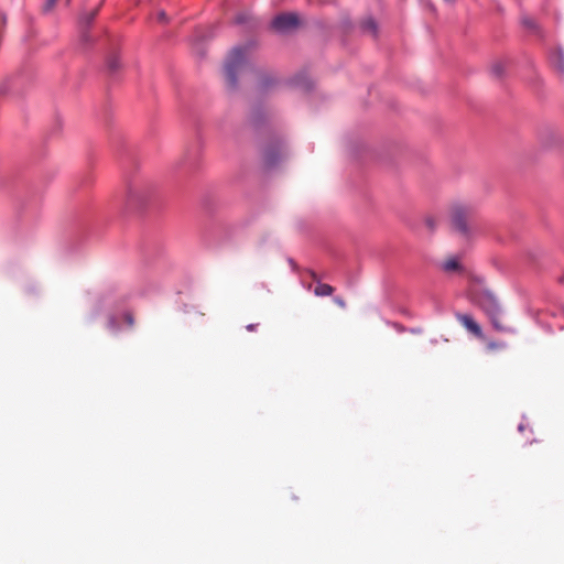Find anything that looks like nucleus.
<instances>
[{
    "instance_id": "obj_1",
    "label": "nucleus",
    "mask_w": 564,
    "mask_h": 564,
    "mask_svg": "<svg viewBox=\"0 0 564 564\" xmlns=\"http://www.w3.org/2000/svg\"><path fill=\"white\" fill-rule=\"evenodd\" d=\"M251 68L248 47H235L230 51L225 65L224 73L228 88L235 89L238 79Z\"/></svg>"
},
{
    "instance_id": "obj_2",
    "label": "nucleus",
    "mask_w": 564,
    "mask_h": 564,
    "mask_svg": "<svg viewBox=\"0 0 564 564\" xmlns=\"http://www.w3.org/2000/svg\"><path fill=\"white\" fill-rule=\"evenodd\" d=\"M303 24V19L294 12L278 14L271 22L272 29L276 32H293Z\"/></svg>"
},
{
    "instance_id": "obj_3",
    "label": "nucleus",
    "mask_w": 564,
    "mask_h": 564,
    "mask_svg": "<svg viewBox=\"0 0 564 564\" xmlns=\"http://www.w3.org/2000/svg\"><path fill=\"white\" fill-rule=\"evenodd\" d=\"M471 214L473 209L469 206L463 204L454 205L451 210V218L455 229L466 235L468 232V220Z\"/></svg>"
},
{
    "instance_id": "obj_4",
    "label": "nucleus",
    "mask_w": 564,
    "mask_h": 564,
    "mask_svg": "<svg viewBox=\"0 0 564 564\" xmlns=\"http://www.w3.org/2000/svg\"><path fill=\"white\" fill-rule=\"evenodd\" d=\"M477 304L488 315V317L501 315L500 306L491 294H482L479 296Z\"/></svg>"
},
{
    "instance_id": "obj_5",
    "label": "nucleus",
    "mask_w": 564,
    "mask_h": 564,
    "mask_svg": "<svg viewBox=\"0 0 564 564\" xmlns=\"http://www.w3.org/2000/svg\"><path fill=\"white\" fill-rule=\"evenodd\" d=\"M456 319L473 335L477 338L482 339L484 334L478 323L468 314H456Z\"/></svg>"
},
{
    "instance_id": "obj_6",
    "label": "nucleus",
    "mask_w": 564,
    "mask_h": 564,
    "mask_svg": "<svg viewBox=\"0 0 564 564\" xmlns=\"http://www.w3.org/2000/svg\"><path fill=\"white\" fill-rule=\"evenodd\" d=\"M440 267L443 272L448 273V274H452V273L460 274L464 272V267L460 262L459 257H457V256L448 257L441 263Z\"/></svg>"
},
{
    "instance_id": "obj_7",
    "label": "nucleus",
    "mask_w": 564,
    "mask_h": 564,
    "mask_svg": "<svg viewBox=\"0 0 564 564\" xmlns=\"http://www.w3.org/2000/svg\"><path fill=\"white\" fill-rule=\"evenodd\" d=\"M551 64L553 66V68L560 74V75H564V53L562 50L560 48H556L552 54H551Z\"/></svg>"
},
{
    "instance_id": "obj_8",
    "label": "nucleus",
    "mask_w": 564,
    "mask_h": 564,
    "mask_svg": "<svg viewBox=\"0 0 564 564\" xmlns=\"http://www.w3.org/2000/svg\"><path fill=\"white\" fill-rule=\"evenodd\" d=\"M285 154L284 150L279 148H270L264 153V160L268 165H274L279 162L281 158H283Z\"/></svg>"
},
{
    "instance_id": "obj_9",
    "label": "nucleus",
    "mask_w": 564,
    "mask_h": 564,
    "mask_svg": "<svg viewBox=\"0 0 564 564\" xmlns=\"http://www.w3.org/2000/svg\"><path fill=\"white\" fill-rule=\"evenodd\" d=\"M334 293V288L326 283L318 282L314 289V294L316 296H329Z\"/></svg>"
},
{
    "instance_id": "obj_10",
    "label": "nucleus",
    "mask_w": 564,
    "mask_h": 564,
    "mask_svg": "<svg viewBox=\"0 0 564 564\" xmlns=\"http://www.w3.org/2000/svg\"><path fill=\"white\" fill-rule=\"evenodd\" d=\"M96 14H97V9H91L89 11L83 12L79 18V23L83 26L88 25L95 19Z\"/></svg>"
},
{
    "instance_id": "obj_11",
    "label": "nucleus",
    "mask_w": 564,
    "mask_h": 564,
    "mask_svg": "<svg viewBox=\"0 0 564 564\" xmlns=\"http://www.w3.org/2000/svg\"><path fill=\"white\" fill-rule=\"evenodd\" d=\"M107 66L111 73H115L116 70H118L121 66L119 56L116 54H111L110 56H108Z\"/></svg>"
},
{
    "instance_id": "obj_12",
    "label": "nucleus",
    "mask_w": 564,
    "mask_h": 564,
    "mask_svg": "<svg viewBox=\"0 0 564 564\" xmlns=\"http://www.w3.org/2000/svg\"><path fill=\"white\" fill-rule=\"evenodd\" d=\"M495 329L499 332H508L509 328L501 323L500 315L489 317Z\"/></svg>"
},
{
    "instance_id": "obj_13",
    "label": "nucleus",
    "mask_w": 564,
    "mask_h": 564,
    "mask_svg": "<svg viewBox=\"0 0 564 564\" xmlns=\"http://www.w3.org/2000/svg\"><path fill=\"white\" fill-rule=\"evenodd\" d=\"M365 32H372L377 33L379 31L378 25L373 19H368L364 22V29Z\"/></svg>"
},
{
    "instance_id": "obj_14",
    "label": "nucleus",
    "mask_w": 564,
    "mask_h": 564,
    "mask_svg": "<svg viewBox=\"0 0 564 564\" xmlns=\"http://www.w3.org/2000/svg\"><path fill=\"white\" fill-rule=\"evenodd\" d=\"M491 72L495 76L497 77H501L503 72H505V66L502 63L498 62V63H495L491 67Z\"/></svg>"
},
{
    "instance_id": "obj_15",
    "label": "nucleus",
    "mask_w": 564,
    "mask_h": 564,
    "mask_svg": "<svg viewBox=\"0 0 564 564\" xmlns=\"http://www.w3.org/2000/svg\"><path fill=\"white\" fill-rule=\"evenodd\" d=\"M56 2L57 0H45V2L43 3V11L46 13L51 12L55 8Z\"/></svg>"
},
{
    "instance_id": "obj_16",
    "label": "nucleus",
    "mask_w": 564,
    "mask_h": 564,
    "mask_svg": "<svg viewBox=\"0 0 564 564\" xmlns=\"http://www.w3.org/2000/svg\"><path fill=\"white\" fill-rule=\"evenodd\" d=\"M334 303L337 304L341 308L346 307V303H345V301L341 297H335L334 299Z\"/></svg>"
},
{
    "instance_id": "obj_17",
    "label": "nucleus",
    "mask_w": 564,
    "mask_h": 564,
    "mask_svg": "<svg viewBox=\"0 0 564 564\" xmlns=\"http://www.w3.org/2000/svg\"><path fill=\"white\" fill-rule=\"evenodd\" d=\"M137 196H138V193L131 189V191L129 192V196H128L129 202L132 204V203H133V199H134Z\"/></svg>"
},
{
    "instance_id": "obj_18",
    "label": "nucleus",
    "mask_w": 564,
    "mask_h": 564,
    "mask_svg": "<svg viewBox=\"0 0 564 564\" xmlns=\"http://www.w3.org/2000/svg\"><path fill=\"white\" fill-rule=\"evenodd\" d=\"M124 319L130 326L133 325V317L131 314H126Z\"/></svg>"
},
{
    "instance_id": "obj_19",
    "label": "nucleus",
    "mask_w": 564,
    "mask_h": 564,
    "mask_svg": "<svg viewBox=\"0 0 564 564\" xmlns=\"http://www.w3.org/2000/svg\"><path fill=\"white\" fill-rule=\"evenodd\" d=\"M502 347V344H498V343H489L488 344V348L489 349H497V348H500Z\"/></svg>"
},
{
    "instance_id": "obj_20",
    "label": "nucleus",
    "mask_w": 564,
    "mask_h": 564,
    "mask_svg": "<svg viewBox=\"0 0 564 564\" xmlns=\"http://www.w3.org/2000/svg\"><path fill=\"white\" fill-rule=\"evenodd\" d=\"M158 19H159L160 21H162V22H163V21H165V13H164V12H162V11H161V12H159V13H158Z\"/></svg>"
},
{
    "instance_id": "obj_21",
    "label": "nucleus",
    "mask_w": 564,
    "mask_h": 564,
    "mask_svg": "<svg viewBox=\"0 0 564 564\" xmlns=\"http://www.w3.org/2000/svg\"><path fill=\"white\" fill-rule=\"evenodd\" d=\"M256 327H257V325H254V324H250V325H248V326H247V329H248V330H250V332H252V330H254V329H256Z\"/></svg>"
},
{
    "instance_id": "obj_22",
    "label": "nucleus",
    "mask_w": 564,
    "mask_h": 564,
    "mask_svg": "<svg viewBox=\"0 0 564 564\" xmlns=\"http://www.w3.org/2000/svg\"><path fill=\"white\" fill-rule=\"evenodd\" d=\"M311 276H312V279H313L314 281H316L317 283L319 282V281H318V278H317V275H316V273H315V272H311Z\"/></svg>"
},
{
    "instance_id": "obj_23",
    "label": "nucleus",
    "mask_w": 564,
    "mask_h": 564,
    "mask_svg": "<svg viewBox=\"0 0 564 564\" xmlns=\"http://www.w3.org/2000/svg\"><path fill=\"white\" fill-rule=\"evenodd\" d=\"M427 225L432 228L434 226V224L429 219L427 220Z\"/></svg>"
}]
</instances>
